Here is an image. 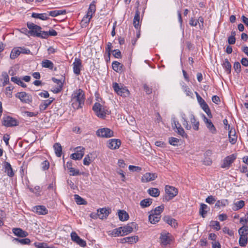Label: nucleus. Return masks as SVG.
<instances>
[{"mask_svg":"<svg viewBox=\"0 0 248 248\" xmlns=\"http://www.w3.org/2000/svg\"><path fill=\"white\" fill-rule=\"evenodd\" d=\"M85 100V94L81 89L74 91L71 95V102L72 107L77 109L82 107Z\"/></svg>","mask_w":248,"mask_h":248,"instance_id":"nucleus-1","label":"nucleus"},{"mask_svg":"<svg viewBox=\"0 0 248 248\" xmlns=\"http://www.w3.org/2000/svg\"><path fill=\"white\" fill-rule=\"evenodd\" d=\"M180 115L182 118V123L186 129L189 130L192 127V128L195 131H198L199 130L200 125L199 122L195 118L192 113H189L188 114L191 125L188 124V122L186 120V115L184 113H181Z\"/></svg>","mask_w":248,"mask_h":248,"instance_id":"nucleus-2","label":"nucleus"},{"mask_svg":"<svg viewBox=\"0 0 248 248\" xmlns=\"http://www.w3.org/2000/svg\"><path fill=\"white\" fill-rule=\"evenodd\" d=\"M96 115L101 119H105L107 115H109L110 111L108 109L99 103H95L93 107Z\"/></svg>","mask_w":248,"mask_h":248,"instance_id":"nucleus-3","label":"nucleus"},{"mask_svg":"<svg viewBox=\"0 0 248 248\" xmlns=\"http://www.w3.org/2000/svg\"><path fill=\"white\" fill-rule=\"evenodd\" d=\"M159 239L161 246L165 247L171 243L172 241V236L169 232L163 231L160 233Z\"/></svg>","mask_w":248,"mask_h":248,"instance_id":"nucleus-4","label":"nucleus"},{"mask_svg":"<svg viewBox=\"0 0 248 248\" xmlns=\"http://www.w3.org/2000/svg\"><path fill=\"white\" fill-rule=\"evenodd\" d=\"M96 135L99 137L109 138L113 136V132L108 128H102L96 132Z\"/></svg>","mask_w":248,"mask_h":248,"instance_id":"nucleus-5","label":"nucleus"},{"mask_svg":"<svg viewBox=\"0 0 248 248\" xmlns=\"http://www.w3.org/2000/svg\"><path fill=\"white\" fill-rule=\"evenodd\" d=\"M137 224L135 222H131L127 225L120 227L123 236L126 235L131 233L134 229H137Z\"/></svg>","mask_w":248,"mask_h":248,"instance_id":"nucleus-6","label":"nucleus"},{"mask_svg":"<svg viewBox=\"0 0 248 248\" xmlns=\"http://www.w3.org/2000/svg\"><path fill=\"white\" fill-rule=\"evenodd\" d=\"M165 192L167 195V196H166L165 198L167 201L172 199L178 194L177 189L170 186H165Z\"/></svg>","mask_w":248,"mask_h":248,"instance_id":"nucleus-7","label":"nucleus"},{"mask_svg":"<svg viewBox=\"0 0 248 248\" xmlns=\"http://www.w3.org/2000/svg\"><path fill=\"white\" fill-rule=\"evenodd\" d=\"M113 88L115 92L119 95L122 96H127L129 95V92L125 87L120 86L118 83L113 84Z\"/></svg>","mask_w":248,"mask_h":248,"instance_id":"nucleus-8","label":"nucleus"},{"mask_svg":"<svg viewBox=\"0 0 248 248\" xmlns=\"http://www.w3.org/2000/svg\"><path fill=\"white\" fill-rule=\"evenodd\" d=\"M16 96L24 103L29 104L32 101L31 96L24 92L17 93Z\"/></svg>","mask_w":248,"mask_h":248,"instance_id":"nucleus-9","label":"nucleus"},{"mask_svg":"<svg viewBox=\"0 0 248 248\" xmlns=\"http://www.w3.org/2000/svg\"><path fill=\"white\" fill-rule=\"evenodd\" d=\"M70 235L71 240L83 248H84L86 246V241L80 238L76 232H72L71 233Z\"/></svg>","mask_w":248,"mask_h":248,"instance_id":"nucleus-10","label":"nucleus"},{"mask_svg":"<svg viewBox=\"0 0 248 248\" xmlns=\"http://www.w3.org/2000/svg\"><path fill=\"white\" fill-rule=\"evenodd\" d=\"M2 124L7 127H12L18 125V122L16 120L10 116L4 117L3 118Z\"/></svg>","mask_w":248,"mask_h":248,"instance_id":"nucleus-11","label":"nucleus"},{"mask_svg":"<svg viewBox=\"0 0 248 248\" xmlns=\"http://www.w3.org/2000/svg\"><path fill=\"white\" fill-rule=\"evenodd\" d=\"M76 149V152L72 154L70 157L72 159L74 160H80L82 158L84 155L85 149L84 148L78 147Z\"/></svg>","mask_w":248,"mask_h":248,"instance_id":"nucleus-12","label":"nucleus"},{"mask_svg":"<svg viewBox=\"0 0 248 248\" xmlns=\"http://www.w3.org/2000/svg\"><path fill=\"white\" fill-rule=\"evenodd\" d=\"M235 158L236 156L234 155L226 157L223 160L221 167L223 168H229Z\"/></svg>","mask_w":248,"mask_h":248,"instance_id":"nucleus-13","label":"nucleus"},{"mask_svg":"<svg viewBox=\"0 0 248 248\" xmlns=\"http://www.w3.org/2000/svg\"><path fill=\"white\" fill-rule=\"evenodd\" d=\"M157 175L155 173H145L141 177V182L143 183H147L155 180Z\"/></svg>","mask_w":248,"mask_h":248,"instance_id":"nucleus-14","label":"nucleus"},{"mask_svg":"<svg viewBox=\"0 0 248 248\" xmlns=\"http://www.w3.org/2000/svg\"><path fill=\"white\" fill-rule=\"evenodd\" d=\"M172 127L174 128H176L177 131H176L178 134L181 135L182 137H187V134L185 133L184 129L181 126V124L178 121H173V124Z\"/></svg>","mask_w":248,"mask_h":248,"instance_id":"nucleus-15","label":"nucleus"},{"mask_svg":"<svg viewBox=\"0 0 248 248\" xmlns=\"http://www.w3.org/2000/svg\"><path fill=\"white\" fill-rule=\"evenodd\" d=\"M203 120L204 122L206 124V126L207 127V128L209 129V130L212 133V134H215L216 133V128L215 127L214 125L211 122V121L208 119H207L206 116L203 115L202 116Z\"/></svg>","mask_w":248,"mask_h":248,"instance_id":"nucleus-16","label":"nucleus"},{"mask_svg":"<svg viewBox=\"0 0 248 248\" xmlns=\"http://www.w3.org/2000/svg\"><path fill=\"white\" fill-rule=\"evenodd\" d=\"M74 73L77 75L80 74V70L82 67L81 60L79 59L76 58L73 63Z\"/></svg>","mask_w":248,"mask_h":248,"instance_id":"nucleus-17","label":"nucleus"},{"mask_svg":"<svg viewBox=\"0 0 248 248\" xmlns=\"http://www.w3.org/2000/svg\"><path fill=\"white\" fill-rule=\"evenodd\" d=\"M121 145V141L117 139H111L108 141V147L110 149L119 148Z\"/></svg>","mask_w":248,"mask_h":248,"instance_id":"nucleus-18","label":"nucleus"},{"mask_svg":"<svg viewBox=\"0 0 248 248\" xmlns=\"http://www.w3.org/2000/svg\"><path fill=\"white\" fill-rule=\"evenodd\" d=\"M33 211L38 215H46L47 213V210L46 207L43 205H38L34 206L33 208Z\"/></svg>","mask_w":248,"mask_h":248,"instance_id":"nucleus-19","label":"nucleus"},{"mask_svg":"<svg viewBox=\"0 0 248 248\" xmlns=\"http://www.w3.org/2000/svg\"><path fill=\"white\" fill-rule=\"evenodd\" d=\"M55 100V98L53 97H50L48 99L44 101L41 103V104L39 106L40 109L41 111H44L46 109V108L49 106Z\"/></svg>","mask_w":248,"mask_h":248,"instance_id":"nucleus-20","label":"nucleus"},{"mask_svg":"<svg viewBox=\"0 0 248 248\" xmlns=\"http://www.w3.org/2000/svg\"><path fill=\"white\" fill-rule=\"evenodd\" d=\"M229 141L231 144H234L237 141V136L235 135V129L231 128L229 132Z\"/></svg>","mask_w":248,"mask_h":248,"instance_id":"nucleus-21","label":"nucleus"},{"mask_svg":"<svg viewBox=\"0 0 248 248\" xmlns=\"http://www.w3.org/2000/svg\"><path fill=\"white\" fill-rule=\"evenodd\" d=\"M13 232L15 235L18 237H24L28 235L27 232L20 228H14L13 229Z\"/></svg>","mask_w":248,"mask_h":248,"instance_id":"nucleus-22","label":"nucleus"},{"mask_svg":"<svg viewBox=\"0 0 248 248\" xmlns=\"http://www.w3.org/2000/svg\"><path fill=\"white\" fill-rule=\"evenodd\" d=\"M99 218L101 219H105L108 216L109 212L106 208H101L97 210Z\"/></svg>","mask_w":248,"mask_h":248,"instance_id":"nucleus-23","label":"nucleus"},{"mask_svg":"<svg viewBox=\"0 0 248 248\" xmlns=\"http://www.w3.org/2000/svg\"><path fill=\"white\" fill-rule=\"evenodd\" d=\"M23 50V49L21 47L14 48L11 52L10 58L12 59H15L19 56L20 53H24Z\"/></svg>","mask_w":248,"mask_h":248,"instance_id":"nucleus-24","label":"nucleus"},{"mask_svg":"<svg viewBox=\"0 0 248 248\" xmlns=\"http://www.w3.org/2000/svg\"><path fill=\"white\" fill-rule=\"evenodd\" d=\"M140 12L139 11H136L135 15L134 17L133 20V25L134 27L139 29L140 28Z\"/></svg>","mask_w":248,"mask_h":248,"instance_id":"nucleus-25","label":"nucleus"},{"mask_svg":"<svg viewBox=\"0 0 248 248\" xmlns=\"http://www.w3.org/2000/svg\"><path fill=\"white\" fill-rule=\"evenodd\" d=\"M163 220L165 222L170 225L172 227H175L177 225L176 220L169 216L164 217Z\"/></svg>","mask_w":248,"mask_h":248,"instance_id":"nucleus-26","label":"nucleus"},{"mask_svg":"<svg viewBox=\"0 0 248 248\" xmlns=\"http://www.w3.org/2000/svg\"><path fill=\"white\" fill-rule=\"evenodd\" d=\"M5 172L9 177H13L14 175V172L13 170L11 165L9 162H6L4 165Z\"/></svg>","mask_w":248,"mask_h":248,"instance_id":"nucleus-27","label":"nucleus"},{"mask_svg":"<svg viewBox=\"0 0 248 248\" xmlns=\"http://www.w3.org/2000/svg\"><path fill=\"white\" fill-rule=\"evenodd\" d=\"M118 215L119 219L122 221H126L129 218L128 214L124 210H119Z\"/></svg>","mask_w":248,"mask_h":248,"instance_id":"nucleus-28","label":"nucleus"},{"mask_svg":"<svg viewBox=\"0 0 248 248\" xmlns=\"http://www.w3.org/2000/svg\"><path fill=\"white\" fill-rule=\"evenodd\" d=\"M160 218L158 215H153L150 213L148 217L150 222L154 224L157 223L160 220Z\"/></svg>","mask_w":248,"mask_h":248,"instance_id":"nucleus-29","label":"nucleus"},{"mask_svg":"<svg viewBox=\"0 0 248 248\" xmlns=\"http://www.w3.org/2000/svg\"><path fill=\"white\" fill-rule=\"evenodd\" d=\"M56 155L58 157H60L62 154V147L59 143H56L53 145Z\"/></svg>","mask_w":248,"mask_h":248,"instance_id":"nucleus-30","label":"nucleus"},{"mask_svg":"<svg viewBox=\"0 0 248 248\" xmlns=\"http://www.w3.org/2000/svg\"><path fill=\"white\" fill-rule=\"evenodd\" d=\"M122 233L121 229L120 227L109 232L108 234L113 237H117L119 236H123Z\"/></svg>","mask_w":248,"mask_h":248,"instance_id":"nucleus-31","label":"nucleus"},{"mask_svg":"<svg viewBox=\"0 0 248 248\" xmlns=\"http://www.w3.org/2000/svg\"><path fill=\"white\" fill-rule=\"evenodd\" d=\"M65 14V10H54L48 12V15L52 17H55L61 15H64Z\"/></svg>","mask_w":248,"mask_h":248,"instance_id":"nucleus-32","label":"nucleus"},{"mask_svg":"<svg viewBox=\"0 0 248 248\" xmlns=\"http://www.w3.org/2000/svg\"><path fill=\"white\" fill-rule=\"evenodd\" d=\"M229 204V201L227 199H222L221 200L217 201L215 207L217 208H220L221 207H224L228 205Z\"/></svg>","mask_w":248,"mask_h":248,"instance_id":"nucleus-33","label":"nucleus"},{"mask_svg":"<svg viewBox=\"0 0 248 248\" xmlns=\"http://www.w3.org/2000/svg\"><path fill=\"white\" fill-rule=\"evenodd\" d=\"M42 66L43 67L47 68L49 69H52L54 66L53 62L48 60H45L42 62Z\"/></svg>","mask_w":248,"mask_h":248,"instance_id":"nucleus-34","label":"nucleus"},{"mask_svg":"<svg viewBox=\"0 0 248 248\" xmlns=\"http://www.w3.org/2000/svg\"><path fill=\"white\" fill-rule=\"evenodd\" d=\"M152 203V199L148 198L145 199L140 201V205L142 208H145L149 206Z\"/></svg>","mask_w":248,"mask_h":248,"instance_id":"nucleus-35","label":"nucleus"},{"mask_svg":"<svg viewBox=\"0 0 248 248\" xmlns=\"http://www.w3.org/2000/svg\"><path fill=\"white\" fill-rule=\"evenodd\" d=\"M112 67L114 71L117 72H119L122 70V64L118 62L115 61L112 62Z\"/></svg>","mask_w":248,"mask_h":248,"instance_id":"nucleus-36","label":"nucleus"},{"mask_svg":"<svg viewBox=\"0 0 248 248\" xmlns=\"http://www.w3.org/2000/svg\"><path fill=\"white\" fill-rule=\"evenodd\" d=\"M36 29H33L31 31H29L28 35L29 36H38L39 33L41 30V28L38 26H37V28H35Z\"/></svg>","mask_w":248,"mask_h":248,"instance_id":"nucleus-37","label":"nucleus"},{"mask_svg":"<svg viewBox=\"0 0 248 248\" xmlns=\"http://www.w3.org/2000/svg\"><path fill=\"white\" fill-rule=\"evenodd\" d=\"M148 193L153 197H156L159 195L160 192L157 188H151L148 190Z\"/></svg>","mask_w":248,"mask_h":248,"instance_id":"nucleus-38","label":"nucleus"},{"mask_svg":"<svg viewBox=\"0 0 248 248\" xmlns=\"http://www.w3.org/2000/svg\"><path fill=\"white\" fill-rule=\"evenodd\" d=\"M127 242L129 244H133L139 241V237L137 235L126 237Z\"/></svg>","mask_w":248,"mask_h":248,"instance_id":"nucleus-39","label":"nucleus"},{"mask_svg":"<svg viewBox=\"0 0 248 248\" xmlns=\"http://www.w3.org/2000/svg\"><path fill=\"white\" fill-rule=\"evenodd\" d=\"M11 81L16 83L18 85L21 86L22 87H26V84L20 79V78L17 77H12L11 78Z\"/></svg>","mask_w":248,"mask_h":248,"instance_id":"nucleus-40","label":"nucleus"},{"mask_svg":"<svg viewBox=\"0 0 248 248\" xmlns=\"http://www.w3.org/2000/svg\"><path fill=\"white\" fill-rule=\"evenodd\" d=\"M239 244L241 247H245L248 244V236H240L239 240Z\"/></svg>","mask_w":248,"mask_h":248,"instance_id":"nucleus-41","label":"nucleus"},{"mask_svg":"<svg viewBox=\"0 0 248 248\" xmlns=\"http://www.w3.org/2000/svg\"><path fill=\"white\" fill-rule=\"evenodd\" d=\"M200 106L203 110L205 111V112L208 115V116L210 117H211V112L208 105L206 103V102H205L204 103L200 105Z\"/></svg>","mask_w":248,"mask_h":248,"instance_id":"nucleus-42","label":"nucleus"},{"mask_svg":"<svg viewBox=\"0 0 248 248\" xmlns=\"http://www.w3.org/2000/svg\"><path fill=\"white\" fill-rule=\"evenodd\" d=\"M248 227L247 226L244 225L241 227L238 230V233L240 236L247 235L248 236Z\"/></svg>","mask_w":248,"mask_h":248,"instance_id":"nucleus-43","label":"nucleus"},{"mask_svg":"<svg viewBox=\"0 0 248 248\" xmlns=\"http://www.w3.org/2000/svg\"><path fill=\"white\" fill-rule=\"evenodd\" d=\"M207 208V206L205 204L202 203L201 204L199 212L200 214L203 217L207 213V211L206 210Z\"/></svg>","mask_w":248,"mask_h":248,"instance_id":"nucleus-44","label":"nucleus"},{"mask_svg":"<svg viewBox=\"0 0 248 248\" xmlns=\"http://www.w3.org/2000/svg\"><path fill=\"white\" fill-rule=\"evenodd\" d=\"M234 205L235 206L233 208V210L237 211L244 207L245 205V202L244 201L241 200L235 202Z\"/></svg>","mask_w":248,"mask_h":248,"instance_id":"nucleus-45","label":"nucleus"},{"mask_svg":"<svg viewBox=\"0 0 248 248\" xmlns=\"http://www.w3.org/2000/svg\"><path fill=\"white\" fill-rule=\"evenodd\" d=\"M95 11V6L94 4H91L88 8L87 14L88 16L92 17L93 14Z\"/></svg>","mask_w":248,"mask_h":248,"instance_id":"nucleus-46","label":"nucleus"},{"mask_svg":"<svg viewBox=\"0 0 248 248\" xmlns=\"http://www.w3.org/2000/svg\"><path fill=\"white\" fill-rule=\"evenodd\" d=\"M223 67L225 69L226 72L227 73H230L231 72V64L228 61V59H225L223 64Z\"/></svg>","mask_w":248,"mask_h":248,"instance_id":"nucleus-47","label":"nucleus"},{"mask_svg":"<svg viewBox=\"0 0 248 248\" xmlns=\"http://www.w3.org/2000/svg\"><path fill=\"white\" fill-rule=\"evenodd\" d=\"M74 197L76 202L78 204L82 205L86 204V202L85 201V200L81 197H80L79 195H75Z\"/></svg>","mask_w":248,"mask_h":248,"instance_id":"nucleus-48","label":"nucleus"},{"mask_svg":"<svg viewBox=\"0 0 248 248\" xmlns=\"http://www.w3.org/2000/svg\"><path fill=\"white\" fill-rule=\"evenodd\" d=\"M29 189L31 192L34 193L36 196L40 195L41 189L40 186H36L34 188L30 187Z\"/></svg>","mask_w":248,"mask_h":248,"instance_id":"nucleus-49","label":"nucleus"},{"mask_svg":"<svg viewBox=\"0 0 248 248\" xmlns=\"http://www.w3.org/2000/svg\"><path fill=\"white\" fill-rule=\"evenodd\" d=\"M210 226L216 229L217 231H218L220 229L219 223L217 221H211Z\"/></svg>","mask_w":248,"mask_h":248,"instance_id":"nucleus-50","label":"nucleus"},{"mask_svg":"<svg viewBox=\"0 0 248 248\" xmlns=\"http://www.w3.org/2000/svg\"><path fill=\"white\" fill-rule=\"evenodd\" d=\"M92 17L88 16L87 15H86L83 18L81 21V24L82 25L86 26V24H88L92 18Z\"/></svg>","mask_w":248,"mask_h":248,"instance_id":"nucleus-51","label":"nucleus"},{"mask_svg":"<svg viewBox=\"0 0 248 248\" xmlns=\"http://www.w3.org/2000/svg\"><path fill=\"white\" fill-rule=\"evenodd\" d=\"M169 143L170 144L173 145V146H176L178 145V143L179 142V139H178L176 138L171 137L169 139Z\"/></svg>","mask_w":248,"mask_h":248,"instance_id":"nucleus-52","label":"nucleus"},{"mask_svg":"<svg viewBox=\"0 0 248 248\" xmlns=\"http://www.w3.org/2000/svg\"><path fill=\"white\" fill-rule=\"evenodd\" d=\"M15 240L16 241H18L20 243L22 244H29L31 242L29 238H24V239H18V238H15Z\"/></svg>","mask_w":248,"mask_h":248,"instance_id":"nucleus-53","label":"nucleus"},{"mask_svg":"<svg viewBox=\"0 0 248 248\" xmlns=\"http://www.w3.org/2000/svg\"><path fill=\"white\" fill-rule=\"evenodd\" d=\"M183 90L186 93L187 96H192L193 95L192 92L187 86H183Z\"/></svg>","mask_w":248,"mask_h":248,"instance_id":"nucleus-54","label":"nucleus"},{"mask_svg":"<svg viewBox=\"0 0 248 248\" xmlns=\"http://www.w3.org/2000/svg\"><path fill=\"white\" fill-rule=\"evenodd\" d=\"M91 155H87L83 159V164L85 165L89 166L91 163Z\"/></svg>","mask_w":248,"mask_h":248,"instance_id":"nucleus-55","label":"nucleus"},{"mask_svg":"<svg viewBox=\"0 0 248 248\" xmlns=\"http://www.w3.org/2000/svg\"><path fill=\"white\" fill-rule=\"evenodd\" d=\"M69 171L70 172V175L77 176L80 174L78 170H76L73 167H70Z\"/></svg>","mask_w":248,"mask_h":248,"instance_id":"nucleus-56","label":"nucleus"},{"mask_svg":"<svg viewBox=\"0 0 248 248\" xmlns=\"http://www.w3.org/2000/svg\"><path fill=\"white\" fill-rule=\"evenodd\" d=\"M63 85H57L56 86H54L52 89V91L55 93H57L60 92L62 89Z\"/></svg>","mask_w":248,"mask_h":248,"instance_id":"nucleus-57","label":"nucleus"},{"mask_svg":"<svg viewBox=\"0 0 248 248\" xmlns=\"http://www.w3.org/2000/svg\"><path fill=\"white\" fill-rule=\"evenodd\" d=\"M216 201L215 197L212 195L208 196L205 200L206 202L209 204H213Z\"/></svg>","mask_w":248,"mask_h":248,"instance_id":"nucleus-58","label":"nucleus"},{"mask_svg":"<svg viewBox=\"0 0 248 248\" xmlns=\"http://www.w3.org/2000/svg\"><path fill=\"white\" fill-rule=\"evenodd\" d=\"M128 168L130 171H140L141 170L140 167L133 165H129Z\"/></svg>","mask_w":248,"mask_h":248,"instance_id":"nucleus-59","label":"nucleus"},{"mask_svg":"<svg viewBox=\"0 0 248 248\" xmlns=\"http://www.w3.org/2000/svg\"><path fill=\"white\" fill-rule=\"evenodd\" d=\"M38 37H41L42 38H47L48 37V31H42L40 30Z\"/></svg>","mask_w":248,"mask_h":248,"instance_id":"nucleus-60","label":"nucleus"},{"mask_svg":"<svg viewBox=\"0 0 248 248\" xmlns=\"http://www.w3.org/2000/svg\"><path fill=\"white\" fill-rule=\"evenodd\" d=\"M2 76L4 79L3 85L5 86L9 83V76L6 73L2 74Z\"/></svg>","mask_w":248,"mask_h":248,"instance_id":"nucleus-61","label":"nucleus"},{"mask_svg":"<svg viewBox=\"0 0 248 248\" xmlns=\"http://www.w3.org/2000/svg\"><path fill=\"white\" fill-rule=\"evenodd\" d=\"M223 232L225 233H227L230 236H232L233 235V232L232 230H230L228 227L223 228Z\"/></svg>","mask_w":248,"mask_h":248,"instance_id":"nucleus-62","label":"nucleus"},{"mask_svg":"<svg viewBox=\"0 0 248 248\" xmlns=\"http://www.w3.org/2000/svg\"><path fill=\"white\" fill-rule=\"evenodd\" d=\"M116 171L118 174L121 175L122 181L124 182L125 180V177L124 171L121 169H117Z\"/></svg>","mask_w":248,"mask_h":248,"instance_id":"nucleus-63","label":"nucleus"},{"mask_svg":"<svg viewBox=\"0 0 248 248\" xmlns=\"http://www.w3.org/2000/svg\"><path fill=\"white\" fill-rule=\"evenodd\" d=\"M233 68L237 73L241 71V65L239 62H235L233 65Z\"/></svg>","mask_w":248,"mask_h":248,"instance_id":"nucleus-64","label":"nucleus"}]
</instances>
